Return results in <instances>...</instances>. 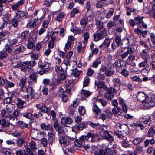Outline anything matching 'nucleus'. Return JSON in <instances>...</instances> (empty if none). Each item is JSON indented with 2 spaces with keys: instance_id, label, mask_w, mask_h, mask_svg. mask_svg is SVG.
Segmentation results:
<instances>
[{
  "instance_id": "obj_1",
  "label": "nucleus",
  "mask_w": 155,
  "mask_h": 155,
  "mask_svg": "<svg viewBox=\"0 0 155 155\" xmlns=\"http://www.w3.org/2000/svg\"><path fill=\"white\" fill-rule=\"evenodd\" d=\"M36 64L34 61H27L24 62L23 63L19 62L17 64L14 65L15 67L19 68L23 71H25L27 69H31Z\"/></svg>"
},
{
  "instance_id": "obj_2",
  "label": "nucleus",
  "mask_w": 155,
  "mask_h": 155,
  "mask_svg": "<svg viewBox=\"0 0 155 155\" xmlns=\"http://www.w3.org/2000/svg\"><path fill=\"white\" fill-rule=\"evenodd\" d=\"M143 105L148 107H153L155 105V95L154 94L147 97L143 102Z\"/></svg>"
},
{
  "instance_id": "obj_3",
  "label": "nucleus",
  "mask_w": 155,
  "mask_h": 155,
  "mask_svg": "<svg viewBox=\"0 0 155 155\" xmlns=\"http://www.w3.org/2000/svg\"><path fill=\"white\" fill-rule=\"evenodd\" d=\"M117 44H118L120 46H121L122 48H125L128 46V43H129V40L128 39H127L124 40V41L127 43L125 46H124L123 42L121 40V36L116 35L115 36V38L114 40Z\"/></svg>"
},
{
  "instance_id": "obj_4",
  "label": "nucleus",
  "mask_w": 155,
  "mask_h": 155,
  "mask_svg": "<svg viewBox=\"0 0 155 155\" xmlns=\"http://www.w3.org/2000/svg\"><path fill=\"white\" fill-rule=\"evenodd\" d=\"M99 31V32L97 34L94 35V39L96 41H97L103 38L106 36L107 34L106 29H103Z\"/></svg>"
},
{
  "instance_id": "obj_5",
  "label": "nucleus",
  "mask_w": 155,
  "mask_h": 155,
  "mask_svg": "<svg viewBox=\"0 0 155 155\" xmlns=\"http://www.w3.org/2000/svg\"><path fill=\"white\" fill-rule=\"evenodd\" d=\"M53 126L55 130L58 132L57 135L58 137L61 136V135L63 134L64 132L63 127L61 126L57 121L54 122Z\"/></svg>"
},
{
  "instance_id": "obj_6",
  "label": "nucleus",
  "mask_w": 155,
  "mask_h": 155,
  "mask_svg": "<svg viewBox=\"0 0 155 155\" xmlns=\"http://www.w3.org/2000/svg\"><path fill=\"white\" fill-rule=\"evenodd\" d=\"M99 155H112L114 154V153H116L117 152L115 150H111L109 148L105 149H101L98 151Z\"/></svg>"
},
{
  "instance_id": "obj_7",
  "label": "nucleus",
  "mask_w": 155,
  "mask_h": 155,
  "mask_svg": "<svg viewBox=\"0 0 155 155\" xmlns=\"http://www.w3.org/2000/svg\"><path fill=\"white\" fill-rule=\"evenodd\" d=\"M70 140L67 137L61 136L59 137V141L61 144H62L65 147L69 145L71 143Z\"/></svg>"
},
{
  "instance_id": "obj_8",
  "label": "nucleus",
  "mask_w": 155,
  "mask_h": 155,
  "mask_svg": "<svg viewBox=\"0 0 155 155\" xmlns=\"http://www.w3.org/2000/svg\"><path fill=\"white\" fill-rule=\"evenodd\" d=\"M106 88L107 93L106 94L105 97L107 99L111 100L113 98L114 96L113 93L116 91V90L112 87Z\"/></svg>"
},
{
  "instance_id": "obj_9",
  "label": "nucleus",
  "mask_w": 155,
  "mask_h": 155,
  "mask_svg": "<svg viewBox=\"0 0 155 155\" xmlns=\"http://www.w3.org/2000/svg\"><path fill=\"white\" fill-rule=\"evenodd\" d=\"M135 59V57L133 55L130 54L127 60L125 61L126 64L128 65H131L134 67L136 66V64L133 61Z\"/></svg>"
},
{
  "instance_id": "obj_10",
  "label": "nucleus",
  "mask_w": 155,
  "mask_h": 155,
  "mask_svg": "<svg viewBox=\"0 0 155 155\" xmlns=\"http://www.w3.org/2000/svg\"><path fill=\"white\" fill-rule=\"evenodd\" d=\"M28 15L27 13L22 10H20L17 12L16 13V17L18 20L22 18H26Z\"/></svg>"
},
{
  "instance_id": "obj_11",
  "label": "nucleus",
  "mask_w": 155,
  "mask_h": 155,
  "mask_svg": "<svg viewBox=\"0 0 155 155\" xmlns=\"http://www.w3.org/2000/svg\"><path fill=\"white\" fill-rule=\"evenodd\" d=\"M26 90L28 93L27 97L28 98L31 97V98H32L35 94L34 90L31 86H29L26 88Z\"/></svg>"
},
{
  "instance_id": "obj_12",
  "label": "nucleus",
  "mask_w": 155,
  "mask_h": 155,
  "mask_svg": "<svg viewBox=\"0 0 155 155\" xmlns=\"http://www.w3.org/2000/svg\"><path fill=\"white\" fill-rule=\"evenodd\" d=\"M61 123L64 126H67V124H70L72 122V119L69 117H62L61 118Z\"/></svg>"
},
{
  "instance_id": "obj_13",
  "label": "nucleus",
  "mask_w": 155,
  "mask_h": 155,
  "mask_svg": "<svg viewBox=\"0 0 155 155\" xmlns=\"http://www.w3.org/2000/svg\"><path fill=\"white\" fill-rule=\"evenodd\" d=\"M132 52V49L130 47H128L126 51H124V50H122L121 54L122 58V59L125 58L129 54H131Z\"/></svg>"
},
{
  "instance_id": "obj_14",
  "label": "nucleus",
  "mask_w": 155,
  "mask_h": 155,
  "mask_svg": "<svg viewBox=\"0 0 155 155\" xmlns=\"http://www.w3.org/2000/svg\"><path fill=\"white\" fill-rule=\"evenodd\" d=\"M25 0H20L17 3L12 5L11 6L12 9L13 10H19V7L24 3Z\"/></svg>"
},
{
  "instance_id": "obj_15",
  "label": "nucleus",
  "mask_w": 155,
  "mask_h": 155,
  "mask_svg": "<svg viewBox=\"0 0 155 155\" xmlns=\"http://www.w3.org/2000/svg\"><path fill=\"white\" fill-rule=\"evenodd\" d=\"M91 94L90 92L86 90H82L79 94L82 100H85L86 98Z\"/></svg>"
},
{
  "instance_id": "obj_16",
  "label": "nucleus",
  "mask_w": 155,
  "mask_h": 155,
  "mask_svg": "<svg viewBox=\"0 0 155 155\" xmlns=\"http://www.w3.org/2000/svg\"><path fill=\"white\" fill-rule=\"evenodd\" d=\"M83 137V136H82L79 137V139H77L75 140L74 142L75 146L80 147L83 144L84 145L85 141V140Z\"/></svg>"
},
{
  "instance_id": "obj_17",
  "label": "nucleus",
  "mask_w": 155,
  "mask_h": 155,
  "mask_svg": "<svg viewBox=\"0 0 155 155\" xmlns=\"http://www.w3.org/2000/svg\"><path fill=\"white\" fill-rule=\"evenodd\" d=\"M70 71L71 74L75 78L78 77L82 72L81 71L79 70L77 68L71 69Z\"/></svg>"
},
{
  "instance_id": "obj_18",
  "label": "nucleus",
  "mask_w": 155,
  "mask_h": 155,
  "mask_svg": "<svg viewBox=\"0 0 155 155\" xmlns=\"http://www.w3.org/2000/svg\"><path fill=\"white\" fill-rule=\"evenodd\" d=\"M150 119V116H144L140 118V121L143 122L145 124L150 125L151 123Z\"/></svg>"
},
{
  "instance_id": "obj_19",
  "label": "nucleus",
  "mask_w": 155,
  "mask_h": 155,
  "mask_svg": "<svg viewBox=\"0 0 155 155\" xmlns=\"http://www.w3.org/2000/svg\"><path fill=\"white\" fill-rule=\"evenodd\" d=\"M26 50V48L24 45H21L16 48L14 50V52L16 54L23 53Z\"/></svg>"
},
{
  "instance_id": "obj_20",
  "label": "nucleus",
  "mask_w": 155,
  "mask_h": 155,
  "mask_svg": "<svg viewBox=\"0 0 155 155\" xmlns=\"http://www.w3.org/2000/svg\"><path fill=\"white\" fill-rule=\"evenodd\" d=\"M137 97L138 100L142 101L143 103V102L145 100L146 97V95L144 93L140 92L137 94Z\"/></svg>"
},
{
  "instance_id": "obj_21",
  "label": "nucleus",
  "mask_w": 155,
  "mask_h": 155,
  "mask_svg": "<svg viewBox=\"0 0 155 155\" xmlns=\"http://www.w3.org/2000/svg\"><path fill=\"white\" fill-rule=\"evenodd\" d=\"M39 131L37 129L34 128L31 130V135L32 138L36 140L38 136Z\"/></svg>"
},
{
  "instance_id": "obj_22",
  "label": "nucleus",
  "mask_w": 155,
  "mask_h": 155,
  "mask_svg": "<svg viewBox=\"0 0 155 155\" xmlns=\"http://www.w3.org/2000/svg\"><path fill=\"white\" fill-rule=\"evenodd\" d=\"M12 126L17 125L22 128H24L28 127V124L22 121H18L17 122L12 123Z\"/></svg>"
},
{
  "instance_id": "obj_23",
  "label": "nucleus",
  "mask_w": 155,
  "mask_h": 155,
  "mask_svg": "<svg viewBox=\"0 0 155 155\" xmlns=\"http://www.w3.org/2000/svg\"><path fill=\"white\" fill-rule=\"evenodd\" d=\"M93 111L95 112L96 114L95 117H97L99 114L101 112V110L97 105L94 104L92 107Z\"/></svg>"
},
{
  "instance_id": "obj_24",
  "label": "nucleus",
  "mask_w": 155,
  "mask_h": 155,
  "mask_svg": "<svg viewBox=\"0 0 155 155\" xmlns=\"http://www.w3.org/2000/svg\"><path fill=\"white\" fill-rule=\"evenodd\" d=\"M28 43L27 44V47L29 49H31L34 47L35 44L34 40L33 38L31 37L30 38L28 41Z\"/></svg>"
},
{
  "instance_id": "obj_25",
  "label": "nucleus",
  "mask_w": 155,
  "mask_h": 155,
  "mask_svg": "<svg viewBox=\"0 0 155 155\" xmlns=\"http://www.w3.org/2000/svg\"><path fill=\"white\" fill-rule=\"evenodd\" d=\"M41 129L45 130L52 129V126L49 124L46 125L45 123H42L40 124Z\"/></svg>"
},
{
  "instance_id": "obj_26",
  "label": "nucleus",
  "mask_w": 155,
  "mask_h": 155,
  "mask_svg": "<svg viewBox=\"0 0 155 155\" xmlns=\"http://www.w3.org/2000/svg\"><path fill=\"white\" fill-rule=\"evenodd\" d=\"M104 134L105 135L104 137L107 140L111 142L114 141V138L113 137L111 134L109 133V132L108 131H105L104 133Z\"/></svg>"
},
{
  "instance_id": "obj_27",
  "label": "nucleus",
  "mask_w": 155,
  "mask_h": 155,
  "mask_svg": "<svg viewBox=\"0 0 155 155\" xmlns=\"http://www.w3.org/2000/svg\"><path fill=\"white\" fill-rule=\"evenodd\" d=\"M38 12H39V15H42L41 17L39 18L40 20V21H41L45 17V13L43 10L39 11L38 10H36L34 13V15L35 16H36Z\"/></svg>"
},
{
  "instance_id": "obj_28",
  "label": "nucleus",
  "mask_w": 155,
  "mask_h": 155,
  "mask_svg": "<svg viewBox=\"0 0 155 155\" xmlns=\"http://www.w3.org/2000/svg\"><path fill=\"white\" fill-rule=\"evenodd\" d=\"M96 25L97 26V28L98 29V31L102 30L103 29H106L104 28V23L99 20H96Z\"/></svg>"
},
{
  "instance_id": "obj_29",
  "label": "nucleus",
  "mask_w": 155,
  "mask_h": 155,
  "mask_svg": "<svg viewBox=\"0 0 155 155\" xmlns=\"http://www.w3.org/2000/svg\"><path fill=\"white\" fill-rule=\"evenodd\" d=\"M78 79H73L71 80H68L66 81L64 84V85L66 87H69L71 84H74L78 81Z\"/></svg>"
},
{
  "instance_id": "obj_30",
  "label": "nucleus",
  "mask_w": 155,
  "mask_h": 155,
  "mask_svg": "<svg viewBox=\"0 0 155 155\" xmlns=\"http://www.w3.org/2000/svg\"><path fill=\"white\" fill-rule=\"evenodd\" d=\"M67 137L70 140L73 141L76 137V133L74 131L72 130L69 133L68 135L67 136Z\"/></svg>"
},
{
  "instance_id": "obj_31",
  "label": "nucleus",
  "mask_w": 155,
  "mask_h": 155,
  "mask_svg": "<svg viewBox=\"0 0 155 155\" xmlns=\"http://www.w3.org/2000/svg\"><path fill=\"white\" fill-rule=\"evenodd\" d=\"M89 125L91 127L95 129H99L100 127V124L98 123H94L90 122L89 123Z\"/></svg>"
},
{
  "instance_id": "obj_32",
  "label": "nucleus",
  "mask_w": 155,
  "mask_h": 155,
  "mask_svg": "<svg viewBox=\"0 0 155 155\" xmlns=\"http://www.w3.org/2000/svg\"><path fill=\"white\" fill-rule=\"evenodd\" d=\"M111 67H112L111 66L109 67V69L107 70L105 72L106 75L107 76L112 75L115 73V71L111 68Z\"/></svg>"
},
{
  "instance_id": "obj_33",
  "label": "nucleus",
  "mask_w": 155,
  "mask_h": 155,
  "mask_svg": "<svg viewBox=\"0 0 155 155\" xmlns=\"http://www.w3.org/2000/svg\"><path fill=\"white\" fill-rule=\"evenodd\" d=\"M88 150L89 153L90 152L91 154H94L95 155H99L98 150H97V149H98L97 147H94L92 148L91 147Z\"/></svg>"
},
{
  "instance_id": "obj_34",
  "label": "nucleus",
  "mask_w": 155,
  "mask_h": 155,
  "mask_svg": "<svg viewBox=\"0 0 155 155\" xmlns=\"http://www.w3.org/2000/svg\"><path fill=\"white\" fill-rule=\"evenodd\" d=\"M37 73L35 72L33 73L29 76L30 79L35 83L37 82Z\"/></svg>"
},
{
  "instance_id": "obj_35",
  "label": "nucleus",
  "mask_w": 155,
  "mask_h": 155,
  "mask_svg": "<svg viewBox=\"0 0 155 155\" xmlns=\"http://www.w3.org/2000/svg\"><path fill=\"white\" fill-rule=\"evenodd\" d=\"M15 108V106L14 105L11 104H9L6 106V110L9 112H11Z\"/></svg>"
},
{
  "instance_id": "obj_36",
  "label": "nucleus",
  "mask_w": 155,
  "mask_h": 155,
  "mask_svg": "<svg viewBox=\"0 0 155 155\" xmlns=\"http://www.w3.org/2000/svg\"><path fill=\"white\" fill-rule=\"evenodd\" d=\"M101 63V61L99 59H96L93 62L91 67L94 68H97L99 64Z\"/></svg>"
},
{
  "instance_id": "obj_37",
  "label": "nucleus",
  "mask_w": 155,
  "mask_h": 155,
  "mask_svg": "<svg viewBox=\"0 0 155 155\" xmlns=\"http://www.w3.org/2000/svg\"><path fill=\"white\" fill-rule=\"evenodd\" d=\"M17 107L20 108H22L23 107V105L24 104V101L21 100L19 98H18L17 100Z\"/></svg>"
},
{
  "instance_id": "obj_38",
  "label": "nucleus",
  "mask_w": 155,
  "mask_h": 155,
  "mask_svg": "<svg viewBox=\"0 0 155 155\" xmlns=\"http://www.w3.org/2000/svg\"><path fill=\"white\" fill-rule=\"evenodd\" d=\"M29 36V32L27 31H25L21 34L20 38L24 39L27 38Z\"/></svg>"
},
{
  "instance_id": "obj_39",
  "label": "nucleus",
  "mask_w": 155,
  "mask_h": 155,
  "mask_svg": "<svg viewBox=\"0 0 155 155\" xmlns=\"http://www.w3.org/2000/svg\"><path fill=\"white\" fill-rule=\"evenodd\" d=\"M150 71V68L148 67H146L142 70L141 73L143 75L146 76L147 75Z\"/></svg>"
},
{
  "instance_id": "obj_40",
  "label": "nucleus",
  "mask_w": 155,
  "mask_h": 155,
  "mask_svg": "<svg viewBox=\"0 0 155 155\" xmlns=\"http://www.w3.org/2000/svg\"><path fill=\"white\" fill-rule=\"evenodd\" d=\"M155 130L153 128H151L148 130L147 136L149 137H153L154 135Z\"/></svg>"
},
{
  "instance_id": "obj_41",
  "label": "nucleus",
  "mask_w": 155,
  "mask_h": 155,
  "mask_svg": "<svg viewBox=\"0 0 155 155\" xmlns=\"http://www.w3.org/2000/svg\"><path fill=\"white\" fill-rule=\"evenodd\" d=\"M55 40V38L51 37V40H50L48 43V46L49 48H52L54 46V42Z\"/></svg>"
},
{
  "instance_id": "obj_42",
  "label": "nucleus",
  "mask_w": 155,
  "mask_h": 155,
  "mask_svg": "<svg viewBox=\"0 0 155 155\" xmlns=\"http://www.w3.org/2000/svg\"><path fill=\"white\" fill-rule=\"evenodd\" d=\"M95 135H94L93 134L89 132L87 133V135H83L82 136H83V137L84 138V140H85V141H87L89 138H93Z\"/></svg>"
},
{
  "instance_id": "obj_43",
  "label": "nucleus",
  "mask_w": 155,
  "mask_h": 155,
  "mask_svg": "<svg viewBox=\"0 0 155 155\" xmlns=\"http://www.w3.org/2000/svg\"><path fill=\"white\" fill-rule=\"evenodd\" d=\"M122 61L120 60H117L113 64L114 66H115L117 69L120 68L122 67V65L121 64Z\"/></svg>"
},
{
  "instance_id": "obj_44",
  "label": "nucleus",
  "mask_w": 155,
  "mask_h": 155,
  "mask_svg": "<svg viewBox=\"0 0 155 155\" xmlns=\"http://www.w3.org/2000/svg\"><path fill=\"white\" fill-rule=\"evenodd\" d=\"M78 111L80 114L81 115H84L85 113V110L84 106H79Z\"/></svg>"
},
{
  "instance_id": "obj_45",
  "label": "nucleus",
  "mask_w": 155,
  "mask_h": 155,
  "mask_svg": "<svg viewBox=\"0 0 155 155\" xmlns=\"http://www.w3.org/2000/svg\"><path fill=\"white\" fill-rule=\"evenodd\" d=\"M88 18H83L80 21V24L82 26H85L88 23Z\"/></svg>"
},
{
  "instance_id": "obj_46",
  "label": "nucleus",
  "mask_w": 155,
  "mask_h": 155,
  "mask_svg": "<svg viewBox=\"0 0 155 155\" xmlns=\"http://www.w3.org/2000/svg\"><path fill=\"white\" fill-rule=\"evenodd\" d=\"M84 37V39L83 41V43L84 44H86L87 41L88 40L89 38V35L88 33L86 32L83 35H82Z\"/></svg>"
},
{
  "instance_id": "obj_47",
  "label": "nucleus",
  "mask_w": 155,
  "mask_h": 155,
  "mask_svg": "<svg viewBox=\"0 0 155 155\" xmlns=\"http://www.w3.org/2000/svg\"><path fill=\"white\" fill-rule=\"evenodd\" d=\"M142 138H137L134 139L133 141V143L135 145L139 144L142 141Z\"/></svg>"
},
{
  "instance_id": "obj_48",
  "label": "nucleus",
  "mask_w": 155,
  "mask_h": 155,
  "mask_svg": "<svg viewBox=\"0 0 155 155\" xmlns=\"http://www.w3.org/2000/svg\"><path fill=\"white\" fill-rule=\"evenodd\" d=\"M119 127L120 129V131L121 132L125 131L128 128L127 126L125 124L120 125Z\"/></svg>"
},
{
  "instance_id": "obj_49",
  "label": "nucleus",
  "mask_w": 155,
  "mask_h": 155,
  "mask_svg": "<svg viewBox=\"0 0 155 155\" xmlns=\"http://www.w3.org/2000/svg\"><path fill=\"white\" fill-rule=\"evenodd\" d=\"M104 112L106 115V116L108 118H111L112 116V114L110 110L107 109L104 111Z\"/></svg>"
},
{
  "instance_id": "obj_50",
  "label": "nucleus",
  "mask_w": 155,
  "mask_h": 155,
  "mask_svg": "<svg viewBox=\"0 0 155 155\" xmlns=\"http://www.w3.org/2000/svg\"><path fill=\"white\" fill-rule=\"evenodd\" d=\"M95 85L97 86L99 88H102L105 86L104 83L103 81L98 82L97 81H95Z\"/></svg>"
},
{
  "instance_id": "obj_51",
  "label": "nucleus",
  "mask_w": 155,
  "mask_h": 155,
  "mask_svg": "<svg viewBox=\"0 0 155 155\" xmlns=\"http://www.w3.org/2000/svg\"><path fill=\"white\" fill-rule=\"evenodd\" d=\"M20 112L18 111V110L16 109L14 111L12 114L9 115V117H17L19 116L20 115Z\"/></svg>"
},
{
  "instance_id": "obj_52",
  "label": "nucleus",
  "mask_w": 155,
  "mask_h": 155,
  "mask_svg": "<svg viewBox=\"0 0 155 155\" xmlns=\"http://www.w3.org/2000/svg\"><path fill=\"white\" fill-rule=\"evenodd\" d=\"M121 110V108L120 107H114L112 109V113L114 115H116L117 114V113L120 112V111Z\"/></svg>"
},
{
  "instance_id": "obj_53",
  "label": "nucleus",
  "mask_w": 155,
  "mask_h": 155,
  "mask_svg": "<svg viewBox=\"0 0 155 155\" xmlns=\"http://www.w3.org/2000/svg\"><path fill=\"white\" fill-rule=\"evenodd\" d=\"M14 84L13 82H10L8 80H6L5 84L4 85L6 87L11 88L14 87Z\"/></svg>"
},
{
  "instance_id": "obj_54",
  "label": "nucleus",
  "mask_w": 155,
  "mask_h": 155,
  "mask_svg": "<svg viewBox=\"0 0 155 155\" xmlns=\"http://www.w3.org/2000/svg\"><path fill=\"white\" fill-rule=\"evenodd\" d=\"M64 16L65 15L63 13H59L57 15L55 19L59 21H61L62 20L61 19V18L64 17Z\"/></svg>"
},
{
  "instance_id": "obj_55",
  "label": "nucleus",
  "mask_w": 155,
  "mask_h": 155,
  "mask_svg": "<svg viewBox=\"0 0 155 155\" xmlns=\"http://www.w3.org/2000/svg\"><path fill=\"white\" fill-rule=\"evenodd\" d=\"M55 69L56 72L58 73H61V72H64L65 71L59 65H56Z\"/></svg>"
},
{
  "instance_id": "obj_56",
  "label": "nucleus",
  "mask_w": 155,
  "mask_h": 155,
  "mask_svg": "<svg viewBox=\"0 0 155 155\" xmlns=\"http://www.w3.org/2000/svg\"><path fill=\"white\" fill-rule=\"evenodd\" d=\"M0 124L1 125L2 128H5L8 126L6 120L4 119L0 120Z\"/></svg>"
},
{
  "instance_id": "obj_57",
  "label": "nucleus",
  "mask_w": 155,
  "mask_h": 155,
  "mask_svg": "<svg viewBox=\"0 0 155 155\" xmlns=\"http://www.w3.org/2000/svg\"><path fill=\"white\" fill-rule=\"evenodd\" d=\"M86 127L83 123L77 125L76 127V128L78 130H82L84 128Z\"/></svg>"
},
{
  "instance_id": "obj_58",
  "label": "nucleus",
  "mask_w": 155,
  "mask_h": 155,
  "mask_svg": "<svg viewBox=\"0 0 155 155\" xmlns=\"http://www.w3.org/2000/svg\"><path fill=\"white\" fill-rule=\"evenodd\" d=\"M115 25V23L112 21L110 20L107 23V26L110 29L114 27Z\"/></svg>"
},
{
  "instance_id": "obj_59",
  "label": "nucleus",
  "mask_w": 155,
  "mask_h": 155,
  "mask_svg": "<svg viewBox=\"0 0 155 155\" xmlns=\"http://www.w3.org/2000/svg\"><path fill=\"white\" fill-rule=\"evenodd\" d=\"M60 97H61L62 101L63 102H66L68 100V97L67 96L62 93L60 95Z\"/></svg>"
},
{
  "instance_id": "obj_60",
  "label": "nucleus",
  "mask_w": 155,
  "mask_h": 155,
  "mask_svg": "<svg viewBox=\"0 0 155 155\" xmlns=\"http://www.w3.org/2000/svg\"><path fill=\"white\" fill-rule=\"evenodd\" d=\"M31 57L32 59L33 60H36L38 59V58L39 54L37 53H31Z\"/></svg>"
},
{
  "instance_id": "obj_61",
  "label": "nucleus",
  "mask_w": 155,
  "mask_h": 155,
  "mask_svg": "<svg viewBox=\"0 0 155 155\" xmlns=\"http://www.w3.org/2000/svg\"><path fill=\"white\" fill-rule=\"evenodd\" d=\"M18 41V40L16 38H14L9 40V44L11 45H15Z\"/></svg>"
},
{
  "instance_id": "obj_62",
  "label": "nucleus",
  "mask_w": 155,
  "mask_h": 155,
  "mask_svg": "<svg viewBox=\"0 0 155 155\" xmlns=\"http://www.w3.org/2000/svg\"><path fill=\"white\" fill-rule=\"evenodd\" d=\"M129 72L127 70L124 69L121 72V74L125 77H127L129 75Z\"/></svg>"
},
{
  "instance_id": "obj_63",
  "label": "nucleus",
  "mask_w": 155,
  "mask_h": 155,
  "mask_svg": "<svg viewBox=\"0 0 155 155\" xmlns=\"http://www.w3.org/2000/svg\"><path fill=\"white\" fill-rule=\"evenodd\" d=\"M114 9L112 8H111L109 11V12L107 14L106 17L108 18H109L113 15Z\"/></svg>"
},
{
  "instance_id": "obj_64",
  "label": "nucleus",
  "mask_w": 155,
  "mask_h": 155,
  "mask_svg": "<svg viewBox=\"0 0 155 155\" xmlns=\"http://www.w3.org/2000/svg\"><path fill=\"white\" fill-rule=\"evenodd\" d=\"M143 151V149L142 147H137L135 150V154H140Z\"/></svg>"
}]
</instances>
